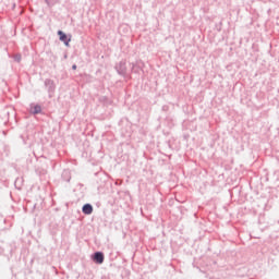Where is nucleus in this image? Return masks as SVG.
Wrapping results in <instances>:
<instances>
[{
    "label": "nucleus",
    "mask_w": 279,
    "mask_h": 279,
    "mask_svg": "<svg viewBox=\"0 0 279 279\" xmlns=\"http://www.w3.org/2000/svg\"><path fill=\"white\" fill-rule=\"evenodd\" d=\"M58 35H59L61 43H64L65 47H69V43H71V38H69L66 36V34H64V32H62V31H59Z\"/></svg>",
    "instance_id": "1"
},
{
    "label": "nucleus",
    "mask_w": 279,
    "mask_h": 279,
    "mask_svg": "<svg viewBox=\"0 0 279 279\" xmlns=\"http://www.w3.org/2000/svg\"><path fill=\"white\" fill-rule=\"evenodd\" d=\"M94 260L95 263H97L98 265H101L104 263V253L101 252H97L94 255Z\"/></svg>",
    "instance_id": "2"
},
{
    "label": "nucleus",
    "mask_w": 279,
    "mask_h": 279,
    "mask_svg": "<svg viewBox=\"0 0 279 279\" xmlns=\"http://www.w3.org/2000/svg\"><path fill=\"white\" fill-rule=\"evenodd\" d=\"M84 215H93V205L86 204L83 206Z\"/></svg>",
    "instance_id": "3"
},
{
    "label": "nucleus",
    "mask_w": 279,
    "mask_h": 279,
    "mask_svg": "<svg viewBox=\"0 0 279 279\" xmlns=\"http://www.w3.org/2000/svg\"><path fill=\"white\" fill-rule=\"evenodd\" d=\"M41 110H43V109H41L40 106H38V105H35L34 107L31 108L32 114H39V112H40Z\"/></svg>",
    "instance_id": "4"
},
{
    "label": "nucleus",
    "mask_w": 279,
    "mask_h": 279,
    "mask_svg": "<svg viewBox=\"0 0 279 279\" xmlns=\"http://www.w3.org/2000/svg\"><path fill=\"white\" fill-rule=\"evenodd\" d=\"M72 69H73V71H75V69H77V65H73Z\"/></svg>",
    "instance_id": "5"
}]
</instances>
